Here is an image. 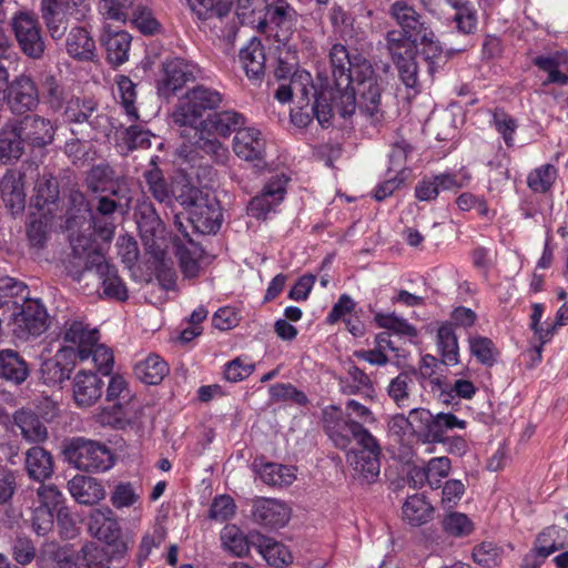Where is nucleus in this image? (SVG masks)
I'll return each instance as SVG.
<instances>
[{
    "label": "nucleus",
    "instance_id": "nucleus-33",
    "mask_svg": "<svg viewBox=\"0 0 568 568\" xmlns=\"http://www.w3.org/2000/svg\"><path fill=\"white\" fill-rule=\"evenodd\" d=\"M260 534L245 536L236 526L227 525L222 529L221 541L227 551L236 557H245L251 547H256Z\"/></svg>",
    "mask_w": 568,
    "mask_h": 568
},
{
    "label": "nucleus",
    "instance_id": "nucleus-57",
    "mask_svg": "<svg viewBox=\"0 0 568 568\" xmlns=\"http://www.w3.org/2000/svg\"><path fill=\"white\" fill-rule=\"evenodd\" d=\"M446 3L455 10L453 19L459 31L470 33L476 28V11L466 3L457 0H446Z\"/></svg>",
    "mask_w": 568,
    "mask_h": 568
},
{
    "label": "nucleus",
    "instance_id": "nucleus-32",
    "mask_svg": "<svg viewBox=\"0 0 568 568\" xmlns=\"http://www.w3.org/2000/svg\"><path fill=\"white\" fill-rule=\"evenodd\" d=\"M452 469V462L446 456L433 457L424 468L413 470V479L419 485L427 483L432 488H438Z\"/></svg>",
    "mask_w": 568,
    "mask_h": 568
},
{
    "label": "nucleus",
    "instance_id": "nucleus-36",
    "mask_svg": "<svg viewBox=\"0 0 568 568\" xmlns=\"http://www.w3.org/2000/svg\"><path fill=\"white\" fill-rule=\"evenodd\" d=\"M29 375L26 362L12 349L0 351V376L7 381L20 384Z\"/></svg>",
    "mask_w": 568,
    "mask_h": 568
},
{
    "label": "nucleus",
    "instance_id": "nucleus-34",
    "mask_svg": "<svg viewBox=\"0 0 568 568\" xmlns=\"http://www.w3.org/2000/svg\"><path fill=\"white\" fill-rule=\"evenodd\" d=\"M26 469L29 477L37 481H43L53 473L52 456L42 447L34 446L26 453Z\"/></svg>",
    "mask_w": 568,
    "mask_h": 568
},
{
    "label": "nucleus",
    "instance_id": "nucleus-12",
    "mask_svg": "<svg viewBox=\"0 0 568 568\" xmlns=\"http://www.w3.org/2000/svg\"><path fill=\"white\" fill-rule=\"evenodd\" d=\"M11 27L22 52L32 59H40L45 49L41 27L34 13L20 11L12 17Z\"/></svg>",
    "mask_w": 568,
    "mask_h": 568
},
{
    "label": "nucleus",
    "instance_id": "nucleus-6",
    "mask_svg": "<svg viewBox=\"0 0 568 568\" xmlns=\"http://www.w3.org/2000/svg\"><path fill=\"white\" fill-rule=\"evenodd\" d=\"M324 428L334 445L345 449L356 439L359 446L374 445L375 437L361 423L343 417L339 407L331 405L323 409Z\"/></svg>",
    "mask_w": 568,
    "mask_h": 568
},
{
    "label": "nucleus",
    "instance_id": "nucleus-23",
    "mask_svg": "<svg viewBox=\"0 0 568 568\" xmlns=\"http://www.w3.org/2000/svg\"><path fill=\"white\" fill-rule=\"evenodd\" d=\"M65 324H78L83 333L90 335L91 341L84 345V351H87L84 362L91 359L99 371L108 375L113 366V353L108 346L99 343L98 329L89 328L83 322L75 320L68 321Z\"/></svg>",
    "mask_w": 568,
    "mask_h": 568
},
{
    "label": "nucleus",
    "instance_id": "nucleus-29",
    "mask_svg": "<svg viewBox=\"0 0 568 568\" xmlns=\"http://www.w3.org/2000/svg\"><path fill=\"white\" fill-rule=\"evenodd\" d=\"M132 38L129 32L119 30L112 31L104 29L102 34V43L106 50V58L110 63L121 65L129 59V51Z\"/></svg>",
    "mask_w": 568,
    "mask_h": 568
},
{
    "label": "nucleus",
    "instance_id": "nucleus-55",
    "mask_svg": "<svg viewBox=\"0 0 568 568\" xmlns=\"http://www.w3.org/2000/svg\"><path fill=\"white\" fill-rule=\"evenodd\" d=\"M131 397L132 395L125 378L121 375L111 376L106 387V400L113 403L114 407L121 409L130 402Z\"/></svg>",
    "mask_w": 568,
    "mask_h": 568
},
{
    "label": "nucleus",
    "instance_id": "nucleus-42",
    "mask_svg": "<svg viewBox=\"0 0 568 568\" xmlns=\"http://www.w3.org/2000/svg\"><path fill=\"white\" fill-rule=\"evenodd\" d=\"M74 568H110L105 549L94 542L84 545L73 559Z\"/></svg>",
    "mask_w": 568,
    "mask_h": 568
},
{
    "label": "nucleus",
    "instance_id": "nucleus-20",
    "mask_svg": "<svg viewBox=\"0 0 568 568\" xmlns=\"http://www.w3.org/2000/svg\"><path fill=\"white\" fill-rule=\"evenodd\" d=\"M87 184L93 192H110L119 199L130 200L125 179H114V172L109 165H97L90 170Z\"/></svg>",
    "mask_w": 568,
    "mask_h": 568
},
{
    "label": "nucleus",
    "instance_id": "nucleus-26",
    "mask_svg": "<svg viewBox=\"0 0 568 568\" xmlns=\"http://www.w3.org/2000/svg\"><path fill=\"white\" fill-rule=\"evenodd\" d=\"M291 510L276 499H261L254 505V519L270 528H280L290 520Z\"/></svg>",
    "mask_w": 568,
    "mask_h": 568
},
{
    "label": "nucleus",
    "instance_id": "nucleus-52",
    "mask_svg": "<svg viewBox=\"0 0 568 568\" xmlns=\"http://www.w3.org/2000/svg\"><path fill=\"white\" fill-rule=\"evenodd\" d=\"M135 0H101L99 12L104 20L125 22Z\"/></svg>",
    "mask_w": 568,
    "mask_h": 568
},
{
    "label": "nucleus",
    "instance_id": "nucleus-3",
    "mask_svg": "<svg viewBox=\"0 0 568 568\" xmlns=\"http://www.w3.org/2000/svg\"><path fill=\"white\" fill-rule=\"evenodd\" d=\"M91 341L78 324H64L62 345L53 359L42 364L41 373L47 384H60L70 377L71 371L87 357L84 345Z\"/></svg>",
    "mask_w": 568,
    "mask_h": 568
},
{
    "label": "nucleus",
    "instance_id": "nucleus-51",
    "mask_svg": "<svg viewBox=\"0 0 568 568\" xmlns=\"http://www.w3.org/2000/svg\"><path fill=\"white\" fill-rule=\"evenodd\" d=\"M140 500L141 494L131 483L116 484L110 495V501L116 509L133 507Z\"/></svg>",
    "mask_w": 568,
    "mask_h": 568
},
{
    "label": "nucleus",
    "instance_id": "nucleus-62",
    "mask_svg": "<svg viewBox=\"0 0 568 568\" xmlns=\"http://www.w3.org/2000/svg\"><path fill=\"white\" fill-rule=\"evenodd\" d=\"M149 191L159 202H169L172 197V192L169 189L162 173L158 169H153L145 173Z\"/></svg>",
    "mask_w": 568,
    "mask_h": 568
},
{
    "label": "nucleus",
    "instance_id": "nucleus-9",
    "mask_svg": "<svg viewBox=\"0 0 568 568\" xmlns=\"http://www.w3.org/2000/svg\"><path fill=\"white\" fill-rule=\"evenodd\" d=\"M298 13L286 0H274L266 8L265 18L258 21L262 32L286 45L293 36Z\"/></svg>",
    "mask_w": 568,
    "mask_h": 568
},
{
    "label": "nucleus",
    "instance_id": "nucleus-50",
    "mask_svg": "<svg viewBox=\"0 0 568 568\" xmlns=\"http://www.w3.org/2000/svg\"><path fill=\"white\" fill-rule=\"evenodd\" d=\"M118 91L121 104L130 121L139 119L138 110L134 105L136 99L135 84L125 75H119L116 79Z\"/></svg>",
    "mask_w": 568,
    "mask_h": 568
},
{
    "label": "nucleus",
    "instance_id": "nucleus-14",
    "mask_svg": "<svg viewBox=\"0 0 568 568\" xmlns=\"http://www.w3.org/2000/svg\"><path fill=\"white\" fill-rule=\"evenodd\" d=\"M361 447V449L347 454V463L353 470L354 478L369 484L379 475L381 448L376 439H374V445H363Z\"/></svg>",
    "mask_w": 568,
    "mask_h": 568
},
{
    "label": "nucleus",
    "instance_id": "nucleus-22",
    "mask_svg": "<svg viewBox=\"0 0 568 568\" xmlns=\"http://www.w3.org/2000/svg\"><path fill=\"white\" fill-rule=\"evenodd\" d=\"M65 51L74 60L93 61L97 57V44L85 27L75 26L67 33Z\"/></svg>",
    "mask_w": 568,
    "mask_h": 568
},
{
    "label": "nucleus",
    "instance_id": "nucleus-8",
    "mask_svg": "<svg viewBox=\"0 0 568 568\" xmlns=\"http://www.w3.org/2000/svg\"><path fill=\"white\" fill-rule=\"evenodd\" d=\"M181 203L190 207L189 221L200 233H215L220 229L222 211L215 196L190 189V199H182Z\"/></svg>",
    "mask_w": 568,
    "mask_h": 568
},
{
    "label": "nucleus",
    "instance_id": "nucleus-24",
    "mask_svg": "<svg viewBox=\"0 0 568 568\" xmlns=\"http://www.w3.org/2000/svg\"><path fill=\"white\" fill-rule=\"evenodd\" d=\"M24 175L20 171L9 170L1 181V195L12 213H20L26 205Z\"/></svg>",
    "mask_w": 568,
    "mask_h": 568
},
{
    "label": "nucleus",
    "instance_id": "nucleus-4",
    "mask_svg": "<svg viewBox=\"0 0 568 568\" xmlns=\"http://www.w3.org/2000/svg\"><path fill=\"white\" fill-rule=\"evenodd\" d=\"M63 454L69 464L87 473H103L114 465V455L106 445L84 437L70 439Z\"/></svg>",
    "mask_w": 568,
    "mask_h": 568
},
{
    "label": "nucleus",
    "instance_id": "nucleus-53",
    "mask_svg": "<svg viewBox=\"0 0 568 568\" xmlns=\"http://www.w3.org/2000/svg\"><path fill=\"white\" fill-rule=\"evenodd\" d=\"M376 324L385 329L392 331L397 335L414 338L417 336V329L410 325L405 318L395 314L377 313L375 315Z\"/></svg>",
    "mask_w": 568,
    "mask_h": 568
},
{
    "label": "nucleus",
    "instance_id": "nucleus-18",
    "mask_svg": "<svg viewBox=\"0 0 568 568\" xmlns=\"http://www.w3.org/2000/svg\"><path fill=\"white\" fill-rule=\"evenodd\" d=\"M389 14L406 34L415 39L430 40L433 31L425 24L416 10L404 0L395 1Z\"/></svg>",
    "mask_w": 568,
    "mask_h": 568
},
{
    "label": "nucleus",
    "instance_id": "nucleus-64",
    "mask_svg": "<svg viewBox=\"0 0 568 568\" xmlns=\"http://www.w3.org/2000/svg\"><path fill=\"white\" fill-rule=\"evenodd\" d=\"M270 395L274 402L292 400L298 405H306L307 397L291 384H274L270 387Z\"/></svg>",
    "mask_w": 568,
    "mask_h": 568
},
{
    "label": "nucleus",
    "instance_id": "nucleus-7",
    "mask_svg": "<svg viewBox=\"0 0 568 568\" xmlns=\"http://www.w3.org/2000/svg\"><path fill=\"white\" fill-rule=\"evenodd\" d=\"M40 10L50 36L59 40L65 34L68 19L84 18L89 8L84 0H41Z\"/></svg>",
    "mask_w": 568,
    "mask_h": 568
},
{
    "label": "nucleus",
    "instance_id": "nucleus-45",
    "mask_svg": "<svg viewBox=\"0 0 568 568\" xmlns=\"http://www.w3.org/2000/svg\"><path fill=\"white\" fill-rule=\"evenodd\" d=\"M418 40L404 31L393 30L387 33V48L392 60L404 55L415 54Z\"/></svg>",
    "mask_w": 568,
    "mask_h": 568
},
{
    "label": "nucleus",
    "instance_id": "nucleus-46",
    "mask_svg": "<svg viewBox=\"0 0 568 568\" xmlns=\"http://www.w3.org/2000/svg\"><path fill=\"white\" fill-rule=\"evenodd\" d=\"M442 528L449 537L463 538L474 531L475 524L466 514L453 511L443 518Z\"/></svg>",
    "mask_w": 568,
    "mask_h": 568
},
{
    "label": "nucleus",
    "instance_id": "nucleus-44",
    "mask_svg": "<svg viewBox=\"0 0 568 568\" xmlns=\"http://www.w3.org/2000/svg\"><path fill=\"white\" fill-rule=\"evenodd\" d=\"M561 532L562 529L556 526L545 528L537 535L531 550L547 558L555 551L562 549L565 544L560 540Z\"/></svg>",
    "mask_w": 568,
    "mask_h": 568
},
{
    "label": "nucleus",
    "instance_id": "nucleus-28",
    "mask_svg": "<svg viewBox=\"0 0 568 568\" xmlns=\"http://www.w3.org/2000/svg\"><path fill=\"white\" fill-rule=\"evenodd\" d=\"M239 61L250 80H262L265 71V53L260 40L252 39L242 48L239 53Z\"/></svg>",
    "mask_w": 568,
    "mask_h": 568
},
{
    "label": "nucleus",
    "instance_id": "nucleus-1",
    "mask_svg": "<svg viewBox=\"0 0 568 568\" xmlns=\"http://www.w3.org/2000/svg\"><path fill=\"white\" fill-rule=\"evenodd\" d=\"M328 57L333 79L326 80L312 108L318 123L322 126L331 124L336 113L344 120L356 116L361 124L381 125L385 118L382 92L386 81L383 75L366 58L351 54L343 44H334Z\"/></svg>",
    "mask_w": 568,
    "mask_h": 568
},
{
    "label": "nucleus",
    "instance_id": "nucleus-37",
    "mask_svg": "<svg viewBox=\"0 0 568 568\" xmlns=\"http://www.w3.org/2000/svg\"><path fill=\"white\" fill-rule=\"evenodd\" d=\"M256 540L257 542L255 548L268 562V565L274 567H282L292 562V554L283 544L262 535H258Z\"/></svg>",
    "mask_w": 568,
    "mask_h": 568
},
{
    "label": "nucleus",
    "instance_id": "nucleus-11",
    "mask_svg": "<svg viewBox=\"0 0 568 568\" xmlns=\"http://www.w3.org/2000/svg\"><path fill=\"white\" fill-rule=\"evenodd\" d=\"M10 326L17 339L26 342L38 337L49 327L47 310L39 301L28 300L20 311L12 315Z\"/></svg>",
    "mask_w": 568,
    "mask_h": 568
},
{
    "label": "nucleus",
    "instance_id": "nucleus-2",
    "mask_svg": "<svg viewBox=\"0 0 568 568\" xmlns=\"http://www.w3.org/2000/svg\"><path fill=\"white\" fill-rule=\"evenodd\" d=\"M467 422L452 413L433 414L424 407L412 408L407 415L396 414L388 419L387 427L392 436L404 442L415 438L424 445L437 444L442 433L465 429Z\"/></svg>",
    "mask_w": 568,
    "mask_h": 568
},
{
    "label": "nucleus",
    "instance_id": "nucleus-16",
    "mask_svg": "<svg viewBox=\"0 0 568 568\" xmlns=\"http://www.w3.org/2000/svg\"><path fill=\"white\" fill-rule=\"evenodd\" d=\"M287 181L284 174L274 175L265 184L262 193L251 200L248 213L256 219H265L284 200Z\"/></svg>",
    "mask_w": 568,
    "mask_h": 568
},
{
    "label": "nucleus",
    "instance_id": "nucleus-63",
    "mask_svg": "<svg viewBox=\"0 0 568 568\" xmlns=\"http://www.w3.org/2000/svg\"><path fill=\"white\" fill-rule=\"evenodd\" d=\"M43 100L53 110H60L64 101V92L53 75L45 77L43 83Z\"/></svg>",
    "mask_w": 568,
    "mask_h": 568
},
{
    "label": "nucleus",
    "instance_id": "nucleus-25",
    "mask_svg": "<svg viewBox=\"0 0 568 568\" xmlns=\"http://www.w3.org/2000/svg\"><path fill=\"white\" fill-rule=\"evenodd\" d=\"M104 383L97 374L81 371L73 379V397L79 406H92L101 396Z\"/></svg>",
    "mask_w": 568,
    "mask_h": 568
},
{
    "label": "nucleus",
    "instance_id": "nucleus-31",
    "mask_svg": "<svg viewBox=\"0 0 568 568\" xmlns=\"http://www.w3.org/2000/svg\"><path fill=\"white\" fill-rule=\"evenodd\" d=\"M403 521L412 527H420L433 520L434 507L423 495L409 496L403 507Z\"/></svg>",
    "mask_w": 568,
    "mask_h": 568
},
{
    "label": "nucleus",
    "instance_id": "nucleus-61",
    "mask_svg": "<svg viewBox=\"0 0 568 568\" xmlns=\"http://www.w3.org/2000/svg\"><path fill=\"white\" fill-rule=\"evenodd\" d=\"M72 252L79 260L83 261L84 270H92L94 266L90 263V253L100 251L91 239V235L80 234L77 236H71L70 239Z\"/></svg>",
    "mask_w": 568,
    "mask_h": 568
},
{
    "label": "nucleus",
    "instance_id": "nucleus-49",
    "mask_svg": "<svg viewBox=\"0 0 568 568\" xmlns=\"http://www.w3.org/2000/svg\"><path fill=\"white\" fill-rule=\"evenodd\" d=\"M468 342L470 353L478 362L486 366L494 365L497 361L498 351L489 338L474 335L469 337Z\"/></svg>",
    "mask_w": 568,
    "mask_h": 568
},
{
    "label": "nucleus",
    "instance_id": "nucleus-47",
    "mask_svg": "<svg viewBox=\"0 0 568 568\" xmlns=\"http://www.w3.org/2000/svg\"><path fill=\"white\" fill-rule=\"evenodd\" d=\"M557 179V169L551 164H542L529 172L527 184L536 193L548 192Z\"/></svg>",
    "mask_w": 568,
    "mask_h": 568
},
{
    "label": "nucleus",
    "instance_id": "nucleus-10",
    "mask_svg": "<svg viewBox=\"0 0 568 568\" xmlns=\"http://www.w3.org/2000/svg\"><path fill=\"white\" fill-rule=\"evenodd\" d=\"M91 536L112 547L113 556L122 557L128 551V544L122 537V529L113 510L108 507L93 509L88 519Z\"/></svg>",
    "mask_w": 568,
    "mask_h": 568
},
{
    "label": "nucleus",
    "instance_id": "nucleus-40",
    "mask_svg": "<svg viewBox=\"0 0 568 568\" xmlns=\"http://www.w3.org/2000/svg\"><path fill=\"white\" fill-rule=\"evenodd\" d=\"M437 347L446 365H456L459 361L457 336L450 323H443L437 329Z\"/></svg>",
    "mask_w": 568,
    "mask_h": 568
},
{
    "label": "nucleus",
    "instance_id": "nucleus-15",
    "mask_svg": "<svg viewBox=\"0 0 568 568\" xmlns=\"http://www.w3.org/2000/svg\"><path fill=\"white\" fill-rule=\"evenodd\" d=\"M7 103L13 113L23 114L37 108L39 91L27 74H20L10 82L7 89Z\"/></svg>",
    "mask_w": 568,
    "mask_h": 568
},
{
    "label": "nucleus",
    "instance_id": "nucleus-48",
    "mask_svg": "<svg viewBox=\"0 0 568 568\" xmlns=\"http://www.w3.org/2000/svg\"><path fill=\"white\" fill-rule=\"evenodd\" d=\"M58 197L59 189L57 181L51 176H41L34 186L33 205L42 210L48 204H54Z\"/></svg>",
    "mask_w": 568,
    "mask_h": 568
},
{
    "label": "nucleus",
    "instance_id": "nucleus-58",
    "mask_svg": "<svg viewBox=\"0 0 568 568\" xmlns=\"http://www.w3.org/2000/svg\"><path fill=\"white\" fill-rule=\"evenodd\" d=\"M329 20L341 34L353 38L358 34L355 19L341 6H333L329 12Z\"/></svg>",
    "mask_w": 568,
    "mask_h": 568
},
{
    "label": "nucleus",
    "instance_id": "nucleus-13",
    "mask_svg": "<svg viewBox=\"0 0 568 568\" xmlns=\"http://www.w3.org/2000/svg\"><path fill=\"white\" fill-rule=\"evenodd\" d=\"M199 74L200 69L195 63L181 58L169 59L163 63V77L158 83V92L161 97L170 98Z\"/></svg>",
    "mask_w": 568,
    "mask_h": 568
},
{
    "label": "nucleus",
    "instance_id": "nucleus-5",
    "mask_svg": "<svg viewBox=\"0 0 568 568\" xmlns=\"http://www.w3.org/2000/svg\"><path fill=\"white\" fill-rule=\"evenodd\" d=\"M222 102V94L211 88L197 85L187 91L179 101L172 113L173 121L181 126H190L199 133L205 123L204 113L217 108Z\"/></svg>",
    "mask_w": 568,
    "mask_h": 568
},
{
    "label": "nucleus",
    "instance_id": "nucleus-60",
    "mask_svg": "<svg viewBox=\"0 0 568 568\" xmlns=\"http://www.w3.org/2000/svg\"><path fill=\"white\" fill-rule=\"evenodd\" d=\"M399 78L406 88L416 89L418 87L417 64L415 62V54L404 55L399 59H394Z\"/></svg>",
    "mask_w": 568,
    "mask_h": 568
},
{
    "label": "nucleus",
    "instance_id": "nucleus-41",
    "mask_svg": "<svg viewBox=\"0 0 568 568\" xmlns=\"http://www.w3.org/2000/svg\"><path fill=\"white\" fill-rule=\"evenodd\" d=\"M169 373L168 364L155 354L148 356L135 366L136 376L146 384H159Z\"/></svg>",
    "mask_w": 568,
    "mask_h": 568
},
{
    "label": "nucleus",
    "instance_id": "nucleus-43",
    "mask_svg": "<svg viewBox=\"0 0 568 568\" xmlns=\"http://www.w3.org/2000/svg\"><path fill=\"white\" fill-rule=\"evenodd\" d=\"M209 124L221 136H229L232 132L244 129L246 125L245 118L236 111H223L213 114L209 119Z\"/></svg>",
    "mask_w": 568,
    "mask_h": 568
},
{
    "label": "nucleus",
    "instance_id": "nucleus-27",
    "mask_svg": "<svg viewBox=\"0 0 568 568\" xmlns=\"http://www.w3.org/2000/svg\"><path fill=\"white\" fill-rule=\"evenodd\" d=\"M71 496L83 505H94L104 499L105 490L102 484L92 477L77 475L68 483Z\"/></svg>",
    "mask_w": 568,
    "mask_h": 568
},
{
    "label": "nucleus",
    "instance_id": "nucleus-38",
    "mask_svg": "<svg viewBox=\"0 0 568 568\" xmlns=\"http://www.w3.org/2000/svg\"><path fill=\"white\" fill-rule=\"evenodd\" d=\"M257 473L261 479L270 486H290L296 479L295 467L276 463L262 464L257 468Z\"/></svg>",
    "mask_w": 568,
    "mask_h": 568
},
{
    "label": "nucleus",
    "instance_id": "nucleus-59",
    "mask_svg": "<svg viewBox=\"0 0 568 568\" xmlns=\"http://www.w3.org/2000/svg\"><path fill=\"white\" fill-rule=\"evenodd\" d=\"M131 22L140 32L144 34H154L160 31L161 24L153 12L143 6H138L133 12Z\"/></svg>",
    "mask_w": 568,
    "mask_h": 568
},
{
    "label": "nucleus",
    "instance_id": "nucleus-54",
    "mask_svg": "<svg viewBox=\"0 0 568 568\" xmlns=\"http://www.w3.org/2000/svg\"><path fill=\"white\" fill-rule=\"evenodd\" d=\"M98 103L92 99H71L65 108V116L70 122L82 123L95 112Z\"/></svg>",
    "mask_w": 568,
    "mask_h": 568
},
{
    "label": "nucleus",
    "instance_id": "nucleus-30",
    "mask_svg": "<svg viewBox=\"0 0 568 568\" xmlns=\"http://www.w3.org/2000/svg\"><path fill=\"white\" fill-rule=\"evenodd\" d=\"M24 144L17 122L6 123L0 131V160L4 163L19 160L24 153Z\"/></svg>",
    "mask_w": 568,
    "mask_h": 568
},
{
    "label": "nucleus",
    "instance_id": "nucleus-39",
    "mask_svg": "<svg viewBox=\"0 0 568 568\" xmlns=\"http://www.w3.org/2000/svg\"><path fill=\"white\" fill-rule=\"evenodd\" d=\"M191 10L202 21L222 20L231 12V0H187Z\"/></svg>",
    "mask_w": 568,
    "mask_h": 568
},
{
    "label": "nucleus",
    "instance_id": "nucleus-56",
    "mask_svg": "<svg viewBox=\"0 0 568 568\" xmlns=\"http://www.w3.org/2000/svg\"><path fill=\"white\" fill-rule=\"evenodd\" d=\"M414 384L413 377L407 373H400L389 382L387 392L389 397L398 407L407 406L410 387Z\"/></svg>",
    "mask_w": 568,
    "mask_h": 568
},
{
    "label": "nucleus",
    "instance_id": "nucleus-19",
    "mask_svg": "<svg viewBox=\"0 0 568 568\" xmlns=\"http://www.w3.org/2000/svg\"><path fill=\"white\" fill-rule=\"evenodd\" d=\"M90 263L95 268L100 280L102 281L103 294L112 300L125 301L128 298V290L118 271L110 265L101 251L90 253Z\"/></svg>",
    "mask_w": 568,
    "mask_h": 568
},
{
    "label": "nucleus",
    "instance_id": "nucleus-21",
    "mask_svg": "<svg viewBox=\"0 0 568 568\" xmlns=\"http://www.w3.org/2000/svg\"><path fill=\"white\" fill-rule=\"evenodd\" d=\"M16 122L27 144L41 148L52 142L54 128L50 120L40 115H27Z\"/></svg>",
    "mask_w": 568,
    "mask_h": 568
},
{
    "label": "nucleus",
    "instance_id": "nucleus-17",
    "mask_svg": "<svg viewBox=\"0 0 568 568\" xmlns=\"http://www.w3.org/2000/svg\"><path fill=\"white\" fill-rule=\"evenodd\" d=\"M232 148L241 160L260 162L265 156L266 140L257 128L245 126L234 134Z\"/></svg>",
    "mask_w": 568,
    "mask_h": 568
},
{
    "label": "nucleus",
    "instance_id": "nucleus-35",
    "mask_svg": "<svg viewBox=\"0 0 568 568\" xmlns=\"http://www.w3.org/2000/svg\"><path fill=\"white\" fill-rule=\"evenodd\" d=\"M14 424L20 428L22 437L31 443L43 442L48 432L39 417L26 409H20L13 415Z\"/></svg>",
    "mask_w": 568,
    "mask_h": 568
}]
</instances>
